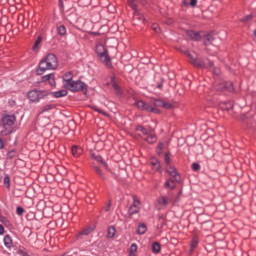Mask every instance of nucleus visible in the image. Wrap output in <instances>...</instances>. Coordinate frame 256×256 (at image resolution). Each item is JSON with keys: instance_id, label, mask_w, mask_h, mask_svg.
Wrapping results in <instances>:
<instances>
[{"instance_id": "nucleus-1", "label": "nucleus", "mask_w": 256, "mask_h": 256, "mask_svg": "<svg viewBox=\"0 0 256 256\" xmlns=\"http://www.w3.org/2000/svg\"><path fill=\"white\" fill-rule=\"evenodd\" d=\"M15 123H17V116L15 115H3L0 121V135L1 137H9V135H13L17 131V126H15Z\"/></svg>"}, {"instance_id": "nucleus-2", "label": "nucleus", "mask_w": 256, "mask_h": 256, "mask_svg": "<svg viewBox=\"0 0 256 256\" xmlns=\"http://www.w3.org/2000/svg\"><path fill=\"white\" fill-rule=\"evenodd\" d=\"M59 65L57 56L53 53H49L44 59L38 64L36 69V75H43L46 71H55Z\"/></svg>"}, {"instance_id": "nucleus-3", "label": "nucleus", "mask_w": 256, "mask_h": 256, "mask_svg": "<svg viewBox=\"0 0 256 256\" xmlns=\"http://www.w3.org/2000/svg\"><path fill=\"white\" fill-rule=\"evenodd\" d=\"M64 89L71 91V93H79L87 91V84L81 80H73V77L63 78Z\"/></svg>"}, {"instance_id": "nucleus-4", "label": "nucleus", "mask_w": 256, "mask_h": 256, "mask_svg": "<svg viewBox=\"0 0 256 256\" xmlns=\"http://www.w3.org/2000/svg\"><path fill=\"white\" fill-rule=\"evenodd\" d=\"M134 105L137 107V109H140L141 111H146V113H154L155 115H159L161 111L153 105L143 101V100H138L134 103Z\"/></svg>"}, {"instance_id": "nucleus-5", "label": "nucleus", "mask_w": 256, "mask_h": 256, "mask_svg": "<svg viewBox=\"0 0 256 256\" xmlns=\"http://www.w3.org/2000/svg\"><path fill=\"white\" fill-rule=\"evenodd\" d=\"M49 93L47 91H41V90H32L28 92L27 97L32 103H39L41 99H44V97H48Z\"/></svg>"}, {"instance_id": "nucleus-6", "label": "nucleus", "mask_w": 256, "mask_h": 256, "mask_svg": "<svg viewBox=\"0 0 256 256\" xmlns=\"http://www.w3.org/2000/svg\"><path fill=\"white\" fill-rule=\"evenodd\" d=\"M216 91H229L233 93L235 87L233 86V82L221 81L216 85Z\"/></svg>"}, {"instance_id": "nucleus-7", "label": "nucleus", "mask_w": 256, "mask_h": 256, "mask_svg": "<svg viewBox=\"0 0 256 256\" xmlns=\"http://www.w3.org/2000/svg\"><path fill=\"white\" fill-rule=\"evenodd\" d=\"M166 173H168V175H170V177L176 181V183H180L181 182V175H179L177 173V168L170 166L166 169Z\"/></svg>"}, {"instance_id": "nucleus-8", "label": "nucleus", "mask_w": 256, "mask_h": 256, "mask_svg": "<svg viewBox=\"0 0 256 256\" xmlns=\"http://www.w3.org/2000/svg\"><path fill=\"white\" fill-rule=\"evenodd\" d=\"M98 58L101 61V63L106 65L108 69H112L113 64L111 63V56H109V51L105 52L104 54H101L100 56H98Z\"/></svg>"}, {"instance_id": "nucleus-9", "label": "nucleus", "mask_w": 256, "mask_h": 256, "mask_svg": "<svg viewBox=\"0 0 256 256\" xmlns=\"http://www.w3.org/2000/svg\"><path fill=\"white\" fill-rule=\"evenodd\" d=\"M186 35L191 39V41H201V39H203L201 32H197L195 30L186 31Z\"/></svg>"}, {"instance_id": "nucleus-10", "label": "nucleus", "mask_w": 256, "mask_h": 256, "mask_svg": "<svg viewBox=\"0 0 256 256\" xmlns=\"http://www.w3.org/2000/svg\"><path fill=\"white\" fill-rule=\"evenodd\" d=\"M171 201H173V198L162 196L161 198L158 199V205H160V207H167V205H169Z\"/></svg>"}, {"instance_id": "nucleus-11", "label": "nucleus", "mask_w": 256, "mask_h": 256, "mask_svg": "<svg viewBox=\"0 0 256 256\" xmlns=\"http://www.w3.org/2000/svg\"><path fill=\"white\" fill-rule=\"evenodd\" d=\"M132 3V9L134 11V19H139V21H141L143 19V16H141V12L139 11V9H137V5H135L134 1L137 0H130Z\"/></svg>"}, {"instance_id": "nucleus-12", "label": "nucleus", "mask_w": 256, "mask_h": 256, "mask_svg": "<svg viewBox=\"0 0 256 256\" xmlns=\"http://www.w3.org/2000/svg\"><path fill=\"white\" fill-rule=\"evenodd\" d=\"M109 50H107L105 48V46H103V44H97L96 48H95V53L97 55V57H100L101 55L107 53Z\"/></svg>"}, {"instance_id": "nucleus-13", "label": "nucleus", "mask_w": 256, "mask_h": 256, "mask_svg": "<svg viewBox=\"0 0 256 256\" xmlns=\"http://www.w3.org/2000/svg\"><path fill=\"white\" fill-rule=\"evenodd\" d=\"M215 40V32H210L204 36V45H211Z\"/></svg>"}, {"instance_id": "nucleus-14", "label": "nucleus", "mask_w": 256, "mask_h": 256, "mask_svg": "<svg viewBox=\"0 0 256 256\" xmlns=\"http://www.w3.org/2000/svg\"><path fill=\"white\" fill-rule=\"evenodd\" d=\"M49 95H53V97H55L56 99H59L61 97H67V90H58L56 92L49 93Z\"/></svg>"}, {"instance_id": "nucleus-15", "label": "nucleus", "mask_w": 256, "mask_h": 256, "mask_svg": "<svg viewBox=\"0 0 256 256\" xmlns=\"http://www.w3.org/2000/svg\"><path fill=\"white\" fill-rule=\"evenodd\" d=\"M4 246L7 249H11V247H13V239H11V236L9 234L4 236Z\"/></svg>"}, {"instance_id": "nucleus-16", "label": "nucleus", "mask_w": 256, "mask_h": 256, "mask_svg": "<svg viewBox=\"0 0 256 256\" xmlns=\"http://www.w3.org/2000/svg\"><path fill=\"white\" fill-rule=\"evenodd\" d=\"M175 183H177V181H175L174 179L170 178V179H167L166 182L164 183V187L166 189H175Z\"/></svg>"}, {"instance_id": "nucleus-17", "label": "nucleus", "mask_w": 256, "mask_h": 256, "mask_svg": "<svg viewBox=\"0 0 256 256\" xmlns=\"http://www.w3.org/2000/svg\"><path fill=\"white\" fill-rule=\"evenodd\" d=\"M184 54L189 57L190 63L193 65L197 59V53L191 52L189 50L185 51Z\"/></svg>"}, {"instance_id": "nucleus-18", "label": "nucleus", "mask_w": 256, "mask_h": 256, "mask_svg": "<svg viewBox=\"0 0 256 256\" xmlns=\"http://www.w3.org/2000/svg\"><path fill=\"white\" fill-rule=\"evenodd\" d=\"M147 137L144 138V140L146 141V143H156L157 142V136L155 134H152L151 132H149V134H146Z\"/></svg>"}, {"instance_id": "nucleus-19", "label": "nucleus", "mask_w": 256, "mask_h": 256, "mask_svg": "<svg viewBox=\"0 0 256 256\" xmlns=\"http://www.w3.org/2000/svg\"><path fill=\"white\" fill-rule=\"evenodd\" d=\"M195 67H200L203 69H207V64H205V60L196 58V61L192 64Z\"/></svg>"}, {"instance_id": "nucleus-20", "label": "nucleus", "mask_w": 256, "mask_h": 256, "mask_svg": "<svg viewBox=\"0 0 256 256\" xmlns=\"http://www.w3.org/2000/svg\"><path fill=\"white\" fill-rule=\"evenodd\" d=\"M93 231H95V227L85 228L81 232H79L78 237H81L83 235H85V236L91 235V233H93Z\"/></svg>"}, {"instance_id": "nucleus-21", "label": "nucleus", "mask_w": 256, "mask_h": 256, "mask_svg": "<svg viewBox=\"0 0 256 256\" xmlns=\"http://www.w3.org/2000/svg\"><path fill=\"white\" fill-rule=\"evenodd\" d=\"M137 213H139V207L131 205L128 209V217H133V215H137Z\"/></svg>"}, {"instance_id": "nucleus-22", "label": "nucleus", "mask_w": 256, "mask_h": 256, "mask_svg": "<svg viewBox=\"0 0 256 256\" xmlns=\"http://www.w3.org/2000/svg\"><path fill=\"white\" fill-rule=\"evenodd\" d=\"M57 107L55 104H48L41 108L40 115H43V113H47V111H51Z\"/></svg>"}, {"instance_id": "nucleus-23", "label": "nucleus", "mask_w": 256, "mask_h": 256, "mask_svg": "<svg viewBox=\"0 0 256 256\" xmlns=\"http://www.w3.org/2000/svg\"><path fill=\"white\" fill-rule=\"evenodd\" d=\"M57 33L60 37H65V35H67V28H65V25L58 26Z\"/></svg>"}, {"instance_id": "nucleus-24", "label": "nucleus", "mask_w": 256, "mask_h": 256, "mask_svg": "<svg viewBox=\"0 0 256 256\" xmlns=\"http://www.w3.org/2000/svg\"><path fill=\"white\" fill-rule=\"evenodd\" d=\"M147 233V226L145 224H140L137 227V234L138 235H145Z\"/></svg>"}, {"instance_id": "nucleus-25", "label": "nucleus", "mask_w": 256, "mask_h": 256, "mask_svg": "<svg viewBox=\"0 0 256 256\" xmlns=\"http://www.w3.org/2000/svg\"><path fill=\"white\" fill-rule=\"evenodd\" d=\"M71 151H72V155L74 157H79V155H81V153H83V150L77 146H73Z\"/></svg>"}, {"instance_id": "nucleus-26", "label": "nucleus", "mask_w": 256, "mask_h": 256, "mask_svg": "<svg viewBox=\"0 0 256 256\" xmlns=\"http://www.w3.org/2000/svg\"><path fill=\"white\" fill-rule=\"evenodd\" d=\"M152 253H161V244H159V242H154L152 244Z\"/></svg>"}, {"instance_id": "nucleus-27", "label": "nucleus", "mask_w": 256, "mask_h": 256, "mask_svg": "<svg viewBox=\"0 0 256 256\" xmlns=\"http://www.w3.org/2000/svg\"><path fill=\"white\" fill-rule=\"evenodd\" d=\"M197 245H199V240L197 238H193L190 242V253H193V251H195Z\"/></svg>"}, {"instance_id": "nucleus-28", "label": "nucleus", "mask_w": 256, "mask_h": 256, "mask_svg": "<svg viewBox=\"0 0 256 256\" xmlns=\"http://www.w3.org/2000/svg\"><path fill=\"white\" fill-rule=\"evenodd\" d=\"M115 233H116L115 228L113 226H109L107 231L108 239H113L115 237Z\"/></svg>"}, {"instance_id": "nucleus-29", "label": "nucleus", "mask_w": 256, "mask_h": 256, "mask_svg": "<svg viewBox=\"0 0 256 256\" xmlns=\"http://www.w3.org/2000/svg\"><path fill=\"white\" fill-rule=\"evenodd\" d=\"M221 109H224L225 111H231V109H233V102H224L221 105Z\"/></svg>"}, {"instance_id": "nucleus-30", "label": "nucleus", "mask_w": 256, "mask_h": 256, "mask_svg": "<svg viewBox=\"0 0 256 256\" xmlns=\"http://www.w3.org/2000/svg\"><path fill=\"white\" fill-rule=\"evenodd\" d=\"M43 41V37L38 36L36 41L34 42L33 51H37L39 49V45H41V42Z\"/></svg>"}, {"instance_id": "nucleus-31", "label": "nucleus", "mask_w": 256, "mask_h": 256, "mask_svg": "<svg viewBox=\"0 0 256 256\" xmlns=\"http://www.w3.org/2000/svg\"><path fill=\"white\" fill-rule=\"evenodd\" d=\"M136 131H140V133H143V135H149L151 133L149 130H147L144 126L138 125L136 126Z\"/></svg>"}, {"instance_id": "nucleus-32", "label": "nucleus", "mask_w": 256, "mask_h": 256, "mask_svg": "<svg viewBox=\"0 0 256 256\" xmlns=\"http://www.w3.org/2000/svg\"><path fill=\"white\" fill-rule=\"evenodd\" d=\"M95 161H97V163H100L101 165H103V167H105V169L109 168V166L107 165V162H105V160H103V157H101V155H98V157L95 158Z\"/></svg>"}, {"instance_id": "nucleus-33", "label": "nucleus", "mask_w": 256, "mask_h": 256, "mask_svg": "<svg viewBox=\"0 0 256 256\" xmlns=\"http://www.w3.org/2000/svg\"><path fill=\"white\" fill-rule=\"evenodd\" d=\"M3 183L6 185L7 189L11 187V177L8 174L4 176Z\"/></svg>"}, {"instance_id": "nucleus-34", "label": "nucleus", "mask_w": 256, "mask_h": 256, "mask_svg": "<svg viewBox=\"0 0 256 256\" xmlns=\"http://www.w3.org/2000/svg\"><path fill=\"white\" fill-rule=\"evenodd\" d=\"M151 165L153 167H155L156 171H160L161 170V163L159 162V160L155 159L151 161Z\"/></svg>"}, {"instance_id": "nucleus-35", "label": "nucleus", "mask_w": 256, "mask_h": 256, "mask_svg": "<svg viewBox=\"0 0 256 256\" xmlns=\"http://www.w3.org/2000/svg\"><path fill=\"white\" fill-rule=\"evenodd\" d=\"M53 77H55V74L50 73V74L42 76L41 81L42 82L50 81V79H53Z\"/></svg>"}, {"instance_id": "nucleus-36", "label": "nucleus", "mask_w": 256, "mask_h": 256, "mask_svg": "<svg viewBox=\"0 0 256 256\" xmlns=\"http://www.w3.org/2000/svg\"><path fill=\"white\" fill-rule=\"evenodd\" d=\"M163 102V100L155 99L152 101V105H154V107H163Z\"/></svg>"}, {"instance_id": "nucleus-37", "label": "nucleus", "mask_w": 256, "mask_h": 256, "mask_svg": "<svg viewBox=\"0 0 256 256\" xmlns=\"http://www.w3.org/2000/svg\"><path fill=\"white\" fill-rule=\"evenodd\" d=\"M94 170L97 173V175H99V177H102V178L105 177V175L103 174V171H101L100 167L94 166Z\"/></svg>"}, {"instance_id": "nucleus-38", "label": "nucleus", "mask_w": 256, "mask_h": 256, "mask_svg": "<svg viewBox=\"0 0 256 256\" xmlns=\"http://www.w3.org/2000/svg\"><path fill=\"white\" fill-rule=\"evenodd\" d=\"M162 107H163V109H173V104L164 101L162 103Z\"/></svg>"}, {"instance_id": "nucleus-39", "label": "nucleus", "mask_w": 256, "mask_h": 256, "mask_svg": "<svg viewBox=\"0 0 256 256\" xmlns=\"http://www.w3.org/2000/svg\"><path fill=\"white\" fill-rule=\"evenodd\" d=\"M23 213H25V209L23 207H21V206H18L16 208V214L21 217V215H23Z\"/></svg>"}, {"instance_id": "nucleus-40", "label": "nucleus", "mask_w": 256, "mask_h": 256, "mask_svg": "<svg viewBox=\"0 0 256 256\" xmlns=\"http://www.w3.org/2000/svg\"><path fill=\"white\" fill-rule=\"evenodd\" d=\"M253 19V15L249 14L241 19L242 23H247V21H251Z\"/></svg>"}, {"instance_id": "nucleus-41", "label": "nucleus", "mask_w": 256, "mask_h": 256, "mask_svg": "<svg viewBox=\"0 0 256 256\" xmlns=\"http://www.w3.org/2000/svg\"><path fill=\"white\" fill-rule=\"evenodd\" d=\"M16 153H17V152H16L15 150H10V151L7 153L8 159H13V157H15Z\"/></svg>"}, {"instance_id": "nucleus-42", "label": "nucleus", "mask_w": 256, "mask_h": 256, "mask_svg": "<svg viewBox=\"0 0 256 256\" xmlns=\"http://www.w3.org/2000/svg\"><path fill=\"white\" fill-rule=\"evenodd\" d=\"M192 169H193L194 171H199V170L201 169V165H199V163H197V162H194V163L192 164Z\"/></svg>"}, {"instance_id": "nucleus-43", "label": "nucleus", "mask_w": 256, "mask_h": 256, "mask_svg": "<svg viewBox=\"0 0 256 256\" xmlns=\"http://www.w3.org/2000/svg\"><path fill=\"white\" fill-rule=\"evenodd\" d=\"M137 251V244H131L130 253H135Z\"/></svg>"}, {"instance_id": "nucleus-44", "label": "nucleus", "mask_w": 256, "mask_h": 256, "mask_svg": "<svg viewBox=\"0 0 256 256\" xmlns=\"http://www.w3.org/2000/svg\"><path fill=\"white\" fill-rule=\"evenodd\" d=\"M181 196H176L174 199L172 198L171 203H173V205H177V202L179 201Z\"/></svg>"}, {"instance_id": "nucleus-45", "label": "nucleus", "mask_w": 256, "mask_h": 256, "mask_svg": "<svg viewBox=\"0 0 256 256\" xmlns=\"http://www.w3.org/2000/svg\"><path fill=\"white\" fill-rule=\"evenodd\" d=\"M49 81V84L51 85V87H55V76H53Z\"/></svg>"}, {"instance_id": "nucleus-46", "label": "nucleus", "mask_w": 256, "mask_h": 256, "mask_svg": "<svg viewBox=\"0 0 256 256\" xmlns=\"http://www.w3.org/2000/svg\"><path fill=\"white\" fill-rule=\"evenodd\" d=\"M165 163L169 165L171 163V158H169V154H165Z\"/></svg>"}, {"instance_id": "nucleus-47", "label": "nucleus", "mask_w": 256, "mask_h": 256, "mask_svg": "<svg viewBox=\"0 0 256 256\" xmlns=\"http://www.w3.org/2000/svg\"><path fill=\"white\" fill-rule=\"evenodd\" d=\"M190 7H197V0H190Z\"/></svg>"}, {"instance_id": "nucleus-48", "label": "nucleus", "mask_w": 256, "mask_h": 256, "mask_svg": "<svg viewBox=\"0 0 256 256\" xmlns=\"http://www.w3.org/2000/svg\"><path fill=\"white\" fill-rule=\"evenodd\" d=\"M190 0H182V5H184V7H190Z\"/></svg>"}, {"instance_id": "nucleus-49", "label": "nucleus", "mask_w": 256, "mask_h": 256, "mask_svg": "<svg viewBox=\"0 0 256 256\" xmlns=\"http://www.w3.org/2000/svg\"><path fill=\"white\" fill-rule=\"evenodd\" d=\"M113 88L115 89V91H117V93H120L121 89L119 88V85H117V83L113 84Z\"/></svg>"}, {"instance_id": "nucleus-50", "label": "nucleus", "mask_w": 256, "mask_h": 256, "mask_svg": "<svg viewBox=\"0 0 256 256\" xmlns=\"http://www.w3.org/2000/svg\"><path fill=\"white\" fill-rule=\"evenodd\" d=\"M152 29H153V31H155L156 33H159V26H158L157 24H154V25L152 26Z\"/></svg>"}, {"instance_id": "nucleus-51", "label": "nucleus", "mask_w": 256, "mask_h": 256, "mask_svg": "<svg viewBox=\"0 0 256 256\" xmlns=\"http://www.w3.org/2000/svg\"><path fill=\"white\" fill-rule=\"evenodd\" d=\"M5 233V227H3V224H0V235H4Z\"/></svg>"}, {"instance_id": "nucleus-52", "label": "nucleus", "mask_w": 256, "mask_h": 256, "mask_svg": "<svg viewBox=\"0 0 256 256\" xmlns=\"http://www.w3.org/2000/svg\"><path fill=\"white\" fill-rule=\"evenodd\" d=\"M209 68V69H213V67H215V64L213 63V61H209L208 63V66H206V68Z\"/></svg>"}, {"instance_id": "nucleus-53", "label": "nucleus", "mask_w": 256, "mask_h": 256, "mask_svg": "<svg viewBox=\"0 0 256 256\" xmlns=\"http://www.w3.org/2000/svg\"><path fill=\"white\" fill-rule=\"evenodd\" d=\"M139 203H140L139 200L134 198L132 205H134L135 207H139Z\"/></svg>"}, {"instance_id": "nucleus-54", "label": "nucleus", "mask_w": 256, "mask_h": 256, "mask_svg": "<svg viewBox=\"0 0 256 256\" xmlns=\"http://www.w3.org/2000/svg\"><path fill=\"white\" fill-rule=\"evenodd\" d=\"M5 147V142L3 141V138H0V149H3Z\"/></svg>"}, {"instance_id": "nucleus-55", "label": "nucleus", "mask_w": 256, "mask_h": 256, "mask_svg": "<svg viewBox=\"0 0 256 256\" xmlns=\"http://www.w3.org/2000/svg\"><path fill=\"white\" fill-rule=\"evenodd\" d=\"M158 220L161 221H165V216L163 214L158 215Z\"/></svg>"}, {"instance_id": "nucleus-56", "label": "nucleus", "mask_w": 256, "mask_h": 256, "mask_svg": "<svg viewBox=\"0 0 256 256\" xmlns=\"http://www.w3.org/2000/svg\"><path fill=\"white\" fill-rule=\"evenodd\" d=\"M157 89H163V82H159L156 86Z\"/></svg>"}, {"instance_id": "nucleus-57", "label": "nucleus", "mask_w": 256, "mask_h": 256, "mask_svg": "<svg viewBox=\"0 0 256 256\" xmlns=\"http://www.w3.org/2000/svg\"><path fill=\"white\" fill-rule=\"evenodd\" d=\"M69 77H73L71 76V72L66 73L64 76V79H69Z\"/></svg>"}, {"instance_id": "nucleus-58", "label": "nucleus", "mask_w": 256, "mask_h": 256, "mask_svg": "<svg viewBox=\"0 0 256 256\" xmlns=\"http://www.w3.org/2000/svg\"><path fill=\"white\" fill-rule=\"evenodd\" d=\"M110 209H111V201L106 206L105 211H110Z\"/></svg>"}, {"instance_id": "nucleus-59", "label": "nucleus", "mask_w": 256, "mask_h": 256, "mask_svg": "<svg viewBox=\"0 0 256 256\" xmlns=\"http://www.w3.org/2000/svg\"><path fill=\"white\" fill-rule=\"evenodd\" d=\"M59 7L61 9H63V7H65V5L63 4V0H59Z\"/></svg>"}, {"instance_id": "nucleus-60", "label": "nucleus", "mask_w": 256, "mask_h": 256, "mask_svg": "<svg viewBox=\"0 0 256 256\" xmlns=\"http://www.w3.org/2000/svg\"><path fill=\"white\" fill-rule=\"evenodd\" d=\"M213 74H214V75H219V70H218V69H214V70H213Z\"/></svg>"}, {"instance_id": "nucleus-61", "label": "nucleus", "mask_w": 256, "mask_h": 256, "mask_svg": "<svg viewBox=\"0 0 256 256\" xmlns=\"http://www.w3.org/2000/svg\"><path fill=\"white\" fill-rule=\"evenodd\" d=\"M91 157H92V159L95 160V158H96V157H99V155H96L95 153H92V154H91Z\"/></svg>"}, {"instance_id": "nucleus-62", "label": "nucleus", "mask_w": 256, "mask_h": 256, "mask_svg": "<svg viewBox=\"0 0 256 256\" xmlns=\"http://www.w3.org/2000/svg\"><path fill=\"white\" fill-rule=\"evenodd\" d=\"M158 149H160V151H161V149H163V144H162V143H160V144L158 145Z\"/></svg>"}, {"instance_id": "nucleus-63", "label": "nucleus", "mask_w": 256, "mask_h": 256, "mask_svg": "<svg viewBox=\"0 0 256 256\" xmlns=\"http://www.w3.org/2000/svg\"><path fill=\"white\" fill-rule=\"evenodd\" d=\"M182 194H183V192H182V191H179L177 196H178V197H181Z\"/></svg>"}, {"instance_id": "nucleus-64", "label": "nucleus", "mask_w": 256, "mask_h": 256, "mask_svg": "<svg viewBox=\"0 0 256 256\" xmlns=\"http://www.w3.org/2000/svg\"><path fill=\"white\" fill-rule=\"evenodd\" d=\"M254 36L256 37V30H254Z\"/></svg>"}]
</instances>
